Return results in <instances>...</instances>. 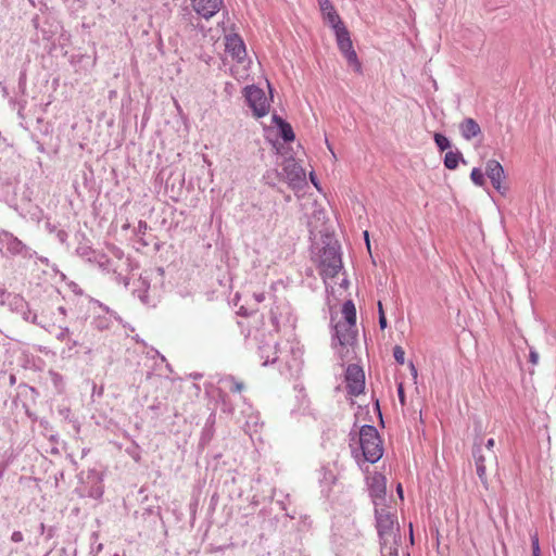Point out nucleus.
<instances>
[{
  "label": "nucleus",
  "instance_id": "f257e3e1",
  "mask_svg": "<svg viewBox=\"0 0 556 556\" xmlns=\"http://www.w3.org/2000/svg\"><path fill=\"white\" fill-rule=\"evenodd\" d=\"M375 514L381 553H388L389 556H397L396 536L399 527L395 514L384 507L377 508Z\"/></svg>",
  "mask_w": 556,
  "mask_h": 556
},
{
  "label": "nucleus",
  "instance_id": "f03ea898",
  "mask_svg": "<svg viewBox=\"0 0 556 556\" xmlns=\"http://www.w3.org/2000/svg\"><path fill=\"white\" fill-rule=\"evenodd\" d=\"M351 440L358 439V444L362 450L364 460L375 464L383 455L382 440L375 426L364 425L361 427L359 432L350 433Z\"/></svg>",
  "mask_w": 556,
  "mask_h": 556
},
{
  "label": "nucleus",
  "instance_id": "7ed1b4c3",
  "mask_svg": "<svg viewBox=\"0 0 556 556\" xmlns=\"http://www.w3.org/2000/svg\"><path fill=\"white\" fill-rule=\"evenodd\" d=\"M318 268L324 280L334 278L343 268L341 248L337 241L328 243L323 248L319 255Z\"/></svg>",
  "mask_w": 556,
  "mask_h": 556
},
{
  "label": "nucleus",
  "instance_id": "20e7f679",
  "mask_svg": "<svg viewBox=\"0 0 556 556\" xmlns=\"http://www.w3.org/2000/svg\"><path fill=\"white\" fill-rule=\"evenodd\" d=\"M0 252L12 258L30 261L37 252L8 230H0Z\"/></svg>",
  "mask_w": 556,
  "mask_h": 556
},
{
  "label": "nucleus",
  "instance_id": "39448f33",
  "mask_svg": "<svg viewBox=\"0 0 556 556\" xmlns=\"http://www.w3.org/2000/svg\"><path fill=\"white\" fill-rule=\"evenodd\" d=\"M4 305L8 306L11 312L21 315L25 321L42 328L45 327L42 318L30 309L28 302L22 295L10 292Z\"/></svg>",
  "mask_w": 556,
  "mask_h": 556
},
{
  "label": "nucleus",
  "instance_id": "423d86ee",
  "mask_svg": "<svg viewBox=\"0 0 556 556\" xmlns=\"http://www.w3.org/2000/svg\"><path fill=\"white\" fill-rule=\"evenodd\" d=\"M243 96L255 117L260 118L268 114L270 104L263 89L254 85L247 86L243 89Z\"/></svg>",
  "mask_w": 556,
  "mask_h": 556
},
{
  "label": "nucleus",
  "instance_id": "0eeeda50",
  "mask_svg": "<svg viewBox=\"0 0 556 556\" xmlns=\"http://www.w3.org/2000/svg\"><path fill=\"white\" fill-rule=\"evenodd\" d=\"M280 175L293 188L301 187L305 182V172L293 157L283 160Z\"/></svg>",
  "mask_w": 556,
  "mask_h": 556
},
{
  "label": "nucleus",
  "instance_id": "6e6552de",
  "mask_svg": "<svg viewBox=\"0 0 556 556\" xmlns=\"http://www.w3.org/2000/svg\"><path fill=\"white\" fill-rule=\"evenodd\" d=\"M345 382L348 393L354 396L359 395L365 389V374L361 366L350 364L345 370Z\"/></svg>",
  "mask_w": 556,
  "mask_h": 556
},
{
  "label": "nucleus",
  "instance_id": "1a4fd4ad",
  "mask_svg": "<svg viewBox=\"0 0 556 556\" xmlns=\"http://www.w3.org/2000/svg\"><path fill=\"white\" fill-rule=\"evenodd\" d=\"M357 340L356 325L339 321L334 325V333L332 334V345L336 341L341 346L353 345Z\"/></svg>",
  "mask_w": 556,
  "mask_h": 556
},
{
  "label": "nucleus",
  "instance_id": "9d476101",
  "mask_svg": "<svg viewBox=\"0 0 556 556\" xmlns=\"http://www.w3.org/2000/svg\"><path fill=\"white\" fill-rule=\"evenodd\" d=\"M485 175L491 180L492 186L501 194H506L507 187L502 185V180L505 178L504 168L496 160H489L485 164Z\"/></svg>",
  "mask_w": 556,
  "mask_h": 556
},
{
  "label": "nucleus",
  "instance_id": "9b49d317",
  "mask_svg": "<svg viewBox=\"0 0 556 556\" xmlns=\"http://www.w3.org/2000/svg\"><path fill=\"white\" fill-rule=\"evenodd\" d=\"M194 11L202 17L208 20L222 8L223 0H191Z\"/></svg>",
  "mask_w": 556,
  "mask_h": 556
},
{
  "label": "nucleus",
  "instance_id": "f8f14e48",
  "mask_svg": "<svg viewBox=\"0 0 556 556\" xmlns=\"http://www.w3.org/2000/svg\"><path fill=\"white\" fill-rule=\"evenodd\" d=\"M226 51L238 61L243 60L245 56V46L243 40L238 35L226 37Z\"/></svg>",
  "mask_w": 556,
  "mask_h": 556
},
{
  "label": "nucleus",
  "instance_id": "ddd939ff",
  "mask_svg": "<svg viewBox=\"0 0 556 556\" xmlns=\"http://www.w3.org/2000/svg\"><path fill=\"white\" fill-rule=\"evenodd\" d=\"M472 456L475 458L477 475L482 483H486V467L485 462L489 458V455L485 456L482 453V447L480 444L475 443L472 448Z\"/></svg>",
  "mask_w": 556,
  "mask_h": 556
},
{
  "label": "nucleus",
  "instance_id": "4468645a",
  "mask_svg": "<svg viewBox=\"0 0 556 556\" xmlns=\"http://www.w3.org/2000/svg\"><path fill=\"white\" fill-rule=\"evenodd\" d=\"M459 130L464 139L471 140L481 132L479 124L471 117H466L459 124Z\"/></svg>",
  "mask_w": 556,
  "mask_h": 556
},
{
  "label": "nucleus",
  "instance_id": "2eb2a0df",
  "mask_svg": "<svg viewBox=\"0 0 556 556\" xmlns=\"http://www.w3.org/2000/svg\"><path fill=\"white\" fill-rule=\"evenodd\" d=\"M337 45L341 52H344L351 48H353V43L350 37V33L345 27H341L339 30L334 31Z\"/></svg>",
  "mask_w": 556,
  "mask_h": 556
},
{
  "label": "nucleus",
  "instance_id": "dca6fc26",
  "mask_svg": "<svg viewBox=\"0 0 556 556\" xmlns=\"http://www.w3.org/2000/svg\"><path fill=\"white\" fill-rule=\"evenodd\" d=\"M342 315L344 317L343 323L356 325V308L352 300H348L343 303Z\"/></svg>",
  "mask_w": 556,
  "mask_h": 556
},
{
  "label": "nucleus",
  "instance_id": "f3484780",
  "mask_svg": "<svg viewBox=\"0 0 556 556\" xmlns=\"http://www.w3.org/2000/svg\"><path fill=\"white\" fill-rule=\"evenodd\" d=\"M460 160H463V154L459 151H448L444 156V166L448 169H455Z\"/></svg>",
  "mask_w": 556,
  "mask_h": 556
},
{
  "label": "nucleus",
  "instance_id": "a211bd4d",
  "mask_svg": "<svg viewBox=\"0 0 556 556\" xmlns=\"http://www.w3.org/2000/svg\"><path fill=\"white\" fill-rule=\"evenodd\" d=\"M325 21L328 23V25L333 29V31L339 30L341 27H345L344 23L342 22L341 17L337 13L336 10L328 12L324 16Z\"/></svg>",
  "mask_w": 556,
  "mask_h": 556
},
{
  "label": "nucleus",
  "instance_id": "6ab92c4d",
  "mask_svg": "<svg viewBox=\"0 0 556 556\" xmlns=\"http://www.w3.org/2000/svg\"><path fill=\"white\" fill-rule=\"evenodd\" d=\"M228 389L233 393H240L244 390L245 386L242 381L237 380L233 376L229 375L222 379Z\"/></svg>",
  "mask_w": 556,
  "mask_h": 556
},
{
  "label": "nucleus",
  "instance_id": "aec40b11",
  "mask_svg": "<svg viewBox=\"0 0 556 556\" xmlns=\"http://www.w3.org/2000/svg\"><path fill=\"white\" fill-rule=\"evenodd\" d=\"M341 53L345 56L348 63L354 67L355 72L359 73L362 71V64L359 63V61L357 59V54H356L354 48H351Z\"/></svg>",
  "mask_w": 556,
  "mask_h": 556
},
{
  "label": "nucleus",
  "instance_id": "412c9836",
  "mask_svg": "<svg viewBox=\"0 0 556 556\" xmlns=\"http://www.w3.org/2000/svg\"><path fill=\"white\" fill-rule=\"evenodd\" d=\"M278 129H279V135L283 139V141L291 142L294 140L295 135H294V131L289 123L286 122L285 124L280 125V127H278Z\"/></svg>",
  "mask_w": 556,
  "mask_h": 556
},
{
  "label": "nucleus",
  "instance_id": "4be33fe9",
  "mask_svg": "<svg viewBox=\"0 0 556 556\" xmlns=\"http://www.w3.org/2000/svg\"><path fill=\"white\" fill-rule=\"evenodd\" d=\"M434 142L440 151H445L451 147L450 140L442 134H434Z\"/></svg>",
  "mask_w": 556,
  "mask_h": 556
},
{
  "label": "nucleus",
  "instance_id": "5701e85b",
  "mask_svg": "<svg viewBox=\"0 0 556 556\" xmlns=\"http://www.w3.org/2000/svg\"><path fill=\"white\" fill-rule=\"evenodd\" d=\"M470 178L472 182L479 187L483 186L484 184V175L481 172V169L475 167L470 173Z\"/></svg>",
  "mask_w": 556,
  "mask_h": 556
},
{
  "label": "nucleus",
  "instance_id": "b1692460",
  "mask_svg": "<svg viewBox=\"0 0 556 556\" xmlns=\"http://www.w3.org/2000/svg\"><path fill=\"white\" fill-rule=\"evenodd\" d=\"M393 356H394V359L396 361V363H399L400 365L404 364V362H405V352H404L402 346L395 345L393 348Z\"/></svg>",
  "mask_w": 556,
  "mask_h": 556
},
{
  "label": "nucleus",
  "instance_id": "393cba45",
  "mask_svg": "<svg viewBox=\"0 0 556 556\" xmlns=\"http://www.w3.org/2000/svg\"><path fill=\"white\" fill-rule=\"evenodd\" d=\"M530 538H531V545H532V556H541L538 533L536 532L531 533Z\"/></svg>",
  "mask_w": 556,
  "mask_h": 556
},
{
  "label": "nucleus",
  "instance_id": "a878e982",
  "mask_svg": "<svg viewBox=\"0 0 556 556\" xmlns=\"http://www.w3.org/2000/svg\"><path fill=\"white\" fill-rule=\"evenodd\" d=\"M317 1H318L319 9L324 16L326 14H328V12L336 10L333 4L329 0H317Z\"/></svg>",
  "mask_w": 556,
  "mask_h": 556
},
{
  "label": "nucleus",
  "instance_id": "bb28decb",
  "mask_svg": "<svg viewBox=\"0 0 556 556\" xmlns=\"http://www.w3.org/2000/svg\"><path fill=\"white\" fill-rule=\"evenodd\" d=\"M111 321L106 317H97L94 319V326L99 330L109 329Z\"/></svg>",
  "mask_w": 556,
  "mask_h": 556
},
{
  "label": "nucleus",
  "instance_id": "cd10ccee",
  "mask_svg": "<svg viewBox=\"0 0 556 556\" xmlns=\"http://www.w3.org/2000/svg\"><path fill=\"white\" fill-rule=\"evenodd\" d=\"M495 441L494 439H489L485 444L486 452L489 453L490 460H496V455L493 451Z\"/></svg>",
  "mask_w": 556,
  "mask_h": 556
},
{
  "label": "nucleus",
  "instance_id": "c85d7f7f",
  "mask_svg": "<svg viewBox=\"0 0 556 556\" xmlns=\"http://www.w3.org/2000/svg\"><path fill=\"white\" fill-rule=\"evenodd\" d=\"M70 329L67 327H61V331L56 334L59 341H65L68 339Z\"/></svg>",
  "mask_w": 556,
  "mask_h": 556
},
{
  "label": "nucleus",
  "instance_id": "c756f323",
  "mask_svg": "<svg viewBox=\"0 0 556 556\" xmlns=\"http://www.w3.org/2000/svg\"><path fill=\"white\" fill-rule=\"evenodd\" d=\"M91 249L88 245H80L76 249V253L80 256H89Z\"/></svg>",
  "mask_w": 556,
  "mask_h": 556
},
{
  "label": "nucleus",
  "instance_id": "7c9ffc66",
  "mask_svg": "<svg viewBox=\"0 0 556 556\" xmlns=\"http://www.w3.org/2000/svg\"><path fill=\"white\" fill-rule=\"evenodd\" d=\"M529 362L532 365H536L539 363V353L535 350H533V349H530Z\"/></svg>",
  "mask_w": 556,
  "mask_h": 556
},
{
  "label": "nucleus",
  "instance_id": "2f4dec72",
  "mask_svg": "<svg viewBox=\"0 0 556 556\" xmlns=\"http://www.w3.org/2000/svg\"><path fill=\"white\" fill-rule=\"evenodd\" d=\"M23 540H24V535L21 531H14L11 534V541L14 543H21V542H23Z\"/></svg>",
  "mask_w": 556,
  "mask_h": 556
},
{
  "label": "nucleus",
  "instance_id": "473e14b6",
  "mask_svg": "<svg viewBox=\"0 0 556 556\" xmlns=\"http://www.w3.org/2000/svg\"><path fill=\"white\" fill-rule=\"evenodd\" d=\"M397 395H399L400 403L402 404V406H404L405 405V393H404V388H403L402 383H400L397 386Z\"/></svg>",
  "mask_w": 556,
  "mask_h": 556
},
{
  "label": "nucleus",
  "instance_id": "72a5a7b5",
  "mask_svg": "<svg viewBox=\"0 0 556 556\" xmlns=\"http://www.w3.org/2000/svg\"><path fill=\"white\" fill-rule=\"evenodd\" d=\"M271 119H273V123L277 125V127H280V125L286 123V121L277 114H274Z\"/></svg>",
  "mask_w": 556,
  "mask_h": 556
},
{
  "label": "nucleus",
  "instance_id": "f704fd0d",
  "mask_svg": "<svg viewBox=\"0 0 556 556\" xmlns=\"http://www.w3.org/2000/svg\"><path fill=\"white\" fill-rule=\"evenodd\" d=\"M10 292H8L5 289H0V304L4 305L7 301V296Z\"/></svg>",
  "mask_w": 556,
  "mask_h": 556
},
{
  "label": "nucleus",
  "instance_id": "c9c22d12",
  "mask_svg": "<svg viewBox=\"0 0 556 556\" xmlns=\"http://www.w3.org/2000/svg\"><path fill=\"white\" fill-rule=\"evenodd\" d=\"M379 326H380V329H382V330L387 328L388 323H387L386 314H381V316L379 317Z\"/></svg>",
  "mask_w": 556,
  "mask_h": 556
},
{
  "label": "nucleus",
  "instance_id": "e433bc0d",
  "mask_svg": "<svg viewBox=\"0 0 556 556\" xmlns=\"http://www.w3.org/2000/svg\"><path fill=\"white\" fill-rule=\"evenodd\" d=\"M253 298L255 299V301L257 303H261V302H263L265 300V293L264 292L254 293Z\"/></svg>",
  "mask_w": 556,
  "mask_h": 556
},
{
  "label": "nucleus",
  "instance_id": "4c0bfd02",
  "mask_svg": "<svg viewBox=\"0 0 556 556\" xmlns=\"http://www.w3.org/2000/svg\"><path fill=\"white\" fill-rule=\"evenodd\" d=\"M277 359L276 352H274V356L269 358V356L266 357V359L263 362L264 366H267L268 364H274Z\"/></svg>",
  "mask_w": 556,
  "mask_h": 556
},
{
  "label": "nucleus",
  "instance_id": "58836bf2",
  "mask_svg": "<svg viewBox=\"0 0 556 556\" xmlns=\"http://www.w3.org/2000/svg\"><path fill=\"white\" fill-rule=\"evenodd\" d=\"M139 299L141 300V302L143 304H149V299H148V294H147V291L142 294H139Z\"/></svg>",
  "mask_w": 556,
  "mask_h": 556
},
{
  "label": "nucleus",
  "instance_id": "ea45409f",
  "mask_svg": "<svg viewBox=\"0 0 556 556\" xmlns=\"http://www.w3.org/2000/svg\"><path fill=\"white\" fill-rule=\"evenodd\" d=\"M139 231H144L148 228V225L146 222L140 220L138 224Z\"/></svg>",
  "mask_w": 556,
  "mask_h": 556
},
{
  "label": "nucleus",
  "instance_id": "a19ab883",
  "mask_svg": "<svg viewBox=\"0 0 556 556\" xmlns=\"http://www.w3.org/2000/svg\"><path fill=\"white\" fill-rule=\"evenodd\" d=\"M34 258H37L38 261H40L42 264H46L48 265L49 264V260L45 256H38V254L34 257Z\"/></svg>",
  "mask_w": 556,
  "mask_h": 556
},
{
  "label": "nucleus",
  "instance_id": "79ce46f5",
  "mask_svg": "<svg viewBox=\"0 0 556 556\" xmlns=\"http://www.w3.org/2000/svg\"><path fill=\"white\" fill-rule=\"evenodd\" d=\"M378 313H379V317L381 316V314H384L383 306L380 301L378 302Z\"/></svg>",
  "mask_w": 556,
  "mask_h": 556
},
{
  "label": "nucleus",
  "instance_id": "37998d69",
  "mask_svg": "<svg viewBox=\"0 0 556 556\" xmlns=\"http://www.w3.org/2000/svg\"><path fill=\"white\" fill-rule=\"evenodd\" d=\"M375 492L377 493V496H383L384 495V488L376 489Z\"/></svg>",
  "mask_w": 556,
  "mask_h": 556
},
{
  "label": "nucleus",
  "instance_id": "c03bdc74",
  "mask_svg": "<svg viewBox=\"0 0 556 556\" xmlns=\"http://www.w3.org/2000/svg\"><path fill=\"white\" fill-rule=\"evenodd\" d=\"M58 312H59L61 315L66 316V309H65V307H64V306H59V307H58Z\"/></svg>",
  "mask_w": 556,
  "mask_h": 556
},
{
  "label": "nucleus",
  "instance_id": "a18cd8bd",
  "mask_svg": "<svg viewBox=\"0 0 556 556\" xmlns=\"http://www.w3.org/2000/svg\"><path fill=\"white\" fill-rule=\"evenodd\" d=\"M410 370H412L413 377L416 378L417 377V369L415 368L413 363L410 364Z\"/></svg>",
  "mask_w": 556,
  "mask_h": 556
},
{
  "label": "nucleus",
  "instance_id": "49530a36",
  "mask_svg": "<svg viewBox=\"0 0 556 556\" xmlns=\"http://www.w3.org/2000/svg\"><path fill=\"white\" fill-rule=\"evenodd\" d=\"M397 493L401 497H403V490L401 484L397 485Z\"/></svg>",
  "mask_w": 556,
  "mask_h": 556
},
{
  "label": "nucleus",
  "instance_id": "de8ad7c7",
  "mask_svg": "<svg viewBox=\"0 0 556 556\" xmlns=\"http://www.w3.org/2000/svg\"><path fill=\"white\" fill-rule=\"evenodd\" d=\"M45 531H46V526H45V523L41 522L40 523V533L43 534Z\"/></svg>",
  "mask_w": 556,
  "mask_h": 556
},
{
  "label": "nucleus",
  "instance_id": "09e8293b",
  "mask_svg": "<svg viewBox=\"0 0 556 556\" xmlns=\"http://www.w3.org/2000/svg\"><path fill=\"white\" fill-rule=\"evenodd\" d=\"M52 536H53V529H52V528H50V529L48 530V539H51Z\"/></svg>",
  "mask_w": 556,
  "mask_h": 556
},
{
  "label": "nucleus",
  "instance_id": "8fccbe9b",
  "mask_svg": "<svg viewBox=\"0 0 556 556\" xmlns=\"http://www.w3.org/2000/svg\"><path fill=\"white\" fill-rule=\"evenodd\" d=\"M364 235H365V238H366L367 244L369 245L368 232H367V231H365V232H364Z\"/></svg>",
  "mask_w": 556,
  "mask_h": 556
},
{
  "label": "nucleus",
  "instance_id": "3c124183",
  "mask_svg": "<svg viewBox=\"0 0 556 556\" xmlns=\"http://www.w3.org/2000/svg\"><path fill=\"white\" fill-rule=\"evenodd\" d=\"M76 345H77V342L76 341H72L71 345H70V349H72L73 346H76Z\"/></svg>",
  "mask_w": 556,
  "mask_h": 556
},
{
  "label": "nucleus",
  "instance_id": "603ef678",
  "mask_svg": "<svg viewBox=\"0 0 556 556\" xmlns=\"http://www.w3.org/2000/svg\"><path fill=\"white\" fill-rule=\"evenodd\" d=\"M311 179H312L313 184H314L315 186H317V184L315 182V181H316V178H314V177H313V175H311Z\"/></svg>",
  "mask_w": 556,
  "mask_h": 556
},
{
  "label": "nucleus",
  "instance_id": "864d4df0",
  "mask_svg": "<svg viewBox=\"0 0 556 556\" xmlns=\"http://www.w3.org/2000/svg\"><path fill=\"white\" fill-rule=\"evenodd\" d=\"M15 378L14 376H11V382H14Z\"/></svg>",
  "mask_w": 556,
  "mask_h": 556
},
{
  "label": "nucleus",
  "instance_id": "5fc2aeb1",
  "mask_svg": "<svg viewBox=\"0 0 556 556\" xmlns=\"http://www.w3.org/2000/svg\"><path fill=\"white\" fill-rule=\"evenodd\" d=\"M387 553H382V556H386Z\"/></svg>",
  "mask_w": 556,
  "mask_h": 556
}]
</instances>
